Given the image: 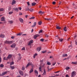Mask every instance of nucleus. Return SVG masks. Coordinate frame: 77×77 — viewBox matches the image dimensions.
<instances>
[{
    "label": "nucleus",
    "mask_w": 77,
    "mask_h": 77,
    "mask_svg": "<svg viewBox=\"0 0 77 77\" xmlns=\"http://www.w3.org/2000/svg\"><path fill=\"white\" fill-rule=\"evenodd\" d=\"M12 42H13V41H6L5 42V44H12Z\"/></svg>",
    "instance_id": "1"
},
{
    "label": "nucleus",
    "mask_w": 77,
    "mask_h": 77,
    "mask_svg": "<svg viewBox=\"0 0 77 77\" xmlns=\"http://www.w3.org/2000/svg\"><path fill=\"white\" fill-rule=\"evenodd\" d=\"M76 75V72L75 71L72 72L71 74L72 77H74V75Z\"/></svg>",
    "instance_id": "2"
},
{
    "label": "nucleus",
    "mask_w": 77,
    "mask_h": 77,
    "mask_svg": "<svg viewBox=\"0 0 77 77\" xmlns=\"http://www.w3.org/2000/svg\"><path fill=\"white\" fill-rule=\"evenodd\" d=\"M33 42V40H31L29 42L28 44V45H31L32 43Z\"/></svg>",
    "instance_id": "3"
},
{
    "label": "nucleus",
    "mask_w": 77,
    "mask_h": 77,
    "mask_svg": "<svg viewBox=\"0 0 77 77\" xmlns=\"http://www.w3.org/2000/svg\"><path fill=\"white\" fill-rule=\"evenodd\" d=\"M32 65V63H31L29 62L27 65L25 67L26 68H27L28 66H29L31 65Z\"/></svg>",
    "instance_id": "4"
},
{
    "label": "nucleus",
    "mask_w": 77,
    "mask_h": 77,
    "mask_svg": "<svg viewBox=\"0 0 77 77\" xmlns=\"http://www.w3.org/2000/svg\"><path fill=\"white\" fill-rule=\"evenodd\" d=\"M16 46V45L15 43H14L11 45V48H15Z\"/></svg>",
    "instance_id": "5"
},
{
    "label": "nucleus",
    "mask_w": 77,
    "mask_h": 77,
    "mask_svg": "<svg viewBox=\"0 0 77 77\" xmlns=\"http://www.w3.org/2000/svg\"><path fill=\"white\" fill-rule=\"evenodd\" d=\"M1 21H5V18L4 17H2L1 19Z\"/></svg>",
    "instance_id": "6"
},
{
    "label": "nucleus",
    "mask_w": 77,
    "mask_h": 77,
    "mask_svg": "<svg viewBox=\"0 0 77 77\" xmlns=\"http://www.w3.org/2000/svg\"><path fill=\"white\" fill-rule=\"evenodd\" d=\"M41 50V48L40 47H38L37 48L36 50L37 51H39Z\"/></svg>",
    "instance_id": "7"
},
{
    "label": "nucleus",
    "mask_w": 77,
    "mask_h": 77,
    "mask_svg": "<svg viewBox=\"0 0 77 77\" xmlns=\"http://www.w3.org/2000/svg\"><path fill=\"white\" fill-rule=\"evenodd\" d=\"M15 3H16V1L15 0H13L12 2V5H14Z\"/></svg>",
    "instance_id": "8"
},
{
    "label": "nucleus",
    "mask_w": 77,
    "mask_h": 77,
    "mask_svg": "<svg viewBox=\"0 0 77 77\" xmlns=\"http://www.w3.org/2000/svg\"><path fill=\"white\" fill-rule=\"evenodd\" d=\"M9 59H11V57H12V55L9 54L8 56L7 57Z\"/></svg>",
    "instance_id": "9"
},
{
    "label": "nucleus",
    "mask_w": 77,
    "mask_h": 77,
    "mask_svg": "<svg viewBox=\"0 0 77 77\" xmlns=\"http://www.w3.org/2000/svg\"><path fill=\"white\" fill-rule=\"evenodd\" d=\"M19 73L21 75H23V71H19Z\"/></svg>",
    "instance_id": "10"
},
{
    "label": "nucleus",
    "mask_w": 77,
    "mask_h": 77,
    "mask_svg": "<svg viewBox=\"0 0 77 77\" xmlns=\"http://www.w3.org/2000/svg\"><path fill=\"white\" fill-rule=\"evenodd\" d=\"M6 74H7V72H4L2 73V76H3V75H5Z\"/></svg>",
    "instance_id": "11"
},
{
    "label": "nucleus",
    "mask_w": 77,
    "mask_h": 77,
    "mask_svg": "<svg viewBox=\"0 0 77 77\" xmlns=\"http://www.w3.org/2000/svg\"><path fill=\"white\" fill-rule=\"evenodd\" d=\"M33 72V69L32 68L30 69V71H29V73H32V72Z\"/></svg>",
    "instance_id": "12"
},
{
    "label": "nucleus",
    "mask_w": 77,
    "mask_h": 77,
    "mask_svg": "<svg viewBox=\"0 0 77 77\" xmlns=\"http://www.w3.org/2000/svg\"><path fill=\"white\" fill-rule=\"evenodd\" d=\"M19 20L21 23H23V19H22L21 18H20Z\"/></svg>",
    "instance_id": "13"
},
{
    "label": "nucleus",
    "mask_w": 77,
    "mask_h": 77,
    "mask_svg": "<svg viewBox=\"0 0 77 77\" xmlns=\"http://www.w3.org/2000/svg\"><path fill=\"white\" fill-rule=\"evenodd\" d=\"M34 25L32 26H31V27H35V26H36V22H35L34 23Z\"/></svg>",
    "instance_id": "14"
},
{
    "label": "nucleus",
    "mask_w": 77,
    "mask_h": 77,
    "mask_svg": "<svg viewBox=\"0 0 77 77\" xmlns=\"http://www.w3.org/2000/svg\"><path fill=\"white\" fill-rule=\"evenodd\" d=\"M21 56H20L18 57V60H17V62H19V61H20V60H21Z\"/></svg>",
    "instance_id": "15"
},
{
    "label": "nucleus",
    "mask_w": 77,
    "mask_h": 77,
    "mask_svg": "<svg viewBox=\"0 0 77 77\" xmlns=\"http://www.w3.org/2000/svg\"><path fill=\"white\" fill-rule=\"evenodd\" d=\"M44 72L43 73V75H46V71H45V70L44 69Z\"/></svg>",
    "instance_id": "16"
},
{
    "label": "nucleus",
    "mask_w": 77,
    "mask_h": 77,
    "mask_svg": "<svg viewBox=\"0 0 77 77\" xmlns=\"http://www.w3.org/2000/svg\"><path fill=\"white\" fill-rule=\"evenodd\" d=\"M56 28L57 29H60V27H59V26L57 25Z\"/></svg>",
    "instance_id": "17"
},
{
    "label": "nucleus",
    "mask_w": 77,
    "mask_h": 77,
    "mask_svg": "<svg viewBox=\"0 0 77 77\" xmlns=\"http://www.w3.org/2000/svg\"><path fill=\"white\" fill-rule=\"evenodd\" d=\"M63 30H64L65 32H66L67 31V28H66V27H65L64 28Z\"/></svg>",
    "instance_id": "18"
},
{
    "label": "nucleus",
    "mask_w": 77,
    "mask_h": 77,
    "mask_svg": "<svg viewBox=\"0 0 77 77\" xmlns=\"http://www.w3.org/2000/svg\"><path fill=\"white\" fill-rule=\"evenodd\" d=\"M39 35H34V39H36V38H37V37H38V36Z\"/></svg>",
    "instance_id": "19"
},
{
    "label": "nucleus",
    "mask_w": 77,
    "mask_h": 77,
    "mask_svg": "<svg viewBox=\"0 0 77 77\" xmlns=\"http://www.w3.org/2000/svg\"><path fill=\"white\" fill-rule=\"evenodd\" d=\"M72 64H77V62H72L71 63Z\"/></svg>",
    "instance_id": "20"
},
{
    "label": "nucleus",
    "mask_w": 77,
    "mask_h": 77,
    "mask_svg": "<svg viewBox=\"0 0 77 77\" xmlns=\"http://www.w3.org/2000/svg\"><path fill=\"white\" fill-rule=\"evenodd\" d=\"M0 38H3L4 37H5V35H3L1 34L0 35Z\"/></svg>",
    "instance_id": "21"
},
{
    "label": "nucleus",
    "mask_w": 77,
    "mask_h": 77,
    "mask_svg": "<svg viewBox=\"0 0 77 77\" xmlns=\"http://www.w3.org/2000/svg\"><path fill=\"white\" fill-rule=\"evenodd\" d=\"M35 72L37 74V75H38V71L35 70Z\"/></svg>",
    "instance_id": "22"
},
{
    "label": "nucleus",
    "mask_w": 77,
    "mask_h": 77,
    "mask_svg": "<svg viewBox=\"0 0 77 77\" xmlns=\"http://www.w3.org/2000/svg\"><path fill=\"white\" fill-rule=\"evenodd\" d=\"M44 12H43L42 11H40L38 12V14H44Z\"/></svg>",
    "instance_id": "23"
},
{
    "label": "nucleus",
    "mask_w": 77,
    "mask_h": 77,
    "mask_svg": "<svg viewBox=\"0 0 77 77\" xmlns=\"http://www.w3.org/2000/svg\"><path fill=\"white\" fill-rule=\"evenodd\" d=\"M14 10L15 11H17V12L19 10H18V9L17 8H16L14 9Z\"/></svg>",
    "instance_id": "24"
},
{
    "label": "nucleus",
    "mask_w": 77,
    "mask_h": 77,
    "mask_svg": "<svg viewBox=\"0 0 77 77\" xmlns=\"http://www.w3.org/2000/svg\"><path fill=\"white\" fill-rule=\"evenodd\" d=\"M67 54H63V55H62V57H67Z\"/></svg>",
    "instance_id": "25"
},
{
    "label": "nucleus",
    "mask_w": 77,
    "mask_h": 77,
    "mask_svg": "<svg viewBox=\"0 0 77 77\" xmlns=\"http://www.w3.org/2000/svg\"><path fill=\"white\" fill-rule=\"evenodd\" d=\"M9 22L10 24H12L14 22L13 21L10 20L9 21Z\"/></svg>",
    "instance_id": "26"
},
{
    "label": "nucleus",
    "mask_w": 77,
    "mask_h": 77,
    "mask_svg": "<svg viewBox=\"0 0 77 77\" xmlns=\"http://www.w3.org/2000/svg\"><path fill=\"white\" fill-rule=\"evenodd\" d=\"M38 55V54H34L33 57L34 58H35V57H36V56H37Z\"/></svg>",
    "instance_id": "27"
},
{
    "label": "nucleus",
    "mask_w": 77,
    "mask_h": 77,
    "mask_svg": "<svg viewBox=\"0 0 77 77\" xmlns=\"http://www.w3.org/2000/svg\"><path fill=\"white\" fill-rule=\"evenodd\" d=\"M10 67L11 69H14L15 68V67L14 66H10Z\"/></svg>",
    "instance_id": "28"
},
{
    "label": "nucleus",
    "mask_w": 77,
    "mask_h": 77,
    "mask_svg": "<svg viewBox=\"0 0 77 77\" xmlns=\"http://www.w3.org/2000/svg\"><path fill=\"white\" fill-rule=\"evenodd\" d=\"M4 11V9L3 8H0V12L2 11Z\"/></svg>",
    "instance_id": "29"
},
{
    "label": "nucleus",
    "mask_w": 77,
    "mask_h": 77,
    "mask_svg": "<svg viewBox=\"0 0 77 77\" xmlns=\"http://www.w3.org/2000/svg\"><path fill=\"white\" fill-rule=\"evenodd\" d=\"M47 64L48 65H51V63L50 62H48L47 63Z\"/></svg>",
    "instance_id": "30"
},
{
    "label": "nucleus",
    "mask_w": 77,
    "mask_h": 77,
    "mask_svg": "<svg viewBox=\"0 0 77 77\" xmlns=\"http://www.w3.org/2000/svg\"><path fill=\"white\" fill-rule=\"evenodd\" d=\"M0 67H1V68H3V67H4V66L3 64H1L0 65Z\"/></svg>",
    "instance_id": "31"
},
{
    "label": "nucleus",
    "mask_w": 77,
    "mask_h": 77,
    "mask_svg": "<svg viewBox=\"0 0 77 77\" xmlns=\"http://www.w3.org/2000/svg\"><path fill=\"white\" fill-rule=\"evenodd\" d=\"M36 3L35 2L32 3V6H35L36 5Z\"/></svg>",
    "instance_id": "32"
},
{
    "label": "nucleus",
    "mask_w": 77,
    "mask_h": 77,
    "mask_svg": "<svg viewBox=\"0 0 77 77\" xmlns=\"http://www.w3.org/2000/svg\"><path fill=\"white\" fill-rule=\"evenodd\" d=\"M38 25H41V24H42V22H41V21H39L38 23Z\"/></svg>",
    "instance_id": "33"
},
{
    "label": "nucleus",
    "mask_w": 77,
    "mask_h": 77,
    "mask_svg": "<svg viewBox=\"0 0 77 77\" xmlns=\"http://www.w3.org/2000/svg\"><path fill=\"white\" fill-rule=\"evenodd\" d=\"M35 17H31V18H29V19L30 20L33 19H35Z\"/></svg>",
    "instance_id": "34"
},
{
    "label": "nucleus",
    "mask_w": 77,
    "mask_h": 77,
    "mask_svg": "<svg viewBox=\"0 0 77 77\" xmlns=\"http://www.w3.org/2000/svg\"><path fill=\"white\" fill-rule=\"evenodd\" d=\"M59 41L60 42H62V41H63V39L60 38L59 39Z\"/></svg>",
    "instance_id": "35"
},
{
    "label": "nucleus",
    "mask_w": 77,
    "mask_h": 77,
    "mask_svg": "<svg viewBox=\"0 0 77 77\" xmlns=\"http://www.w3.org/2000/svg\"><path fill=\"white\" fill-rule=\"evenodd\" d=\"M29 11H30V12H33V9L31 8L29 9Z\"/></svg>",
    "instance_id": "36"
},
{
    "label": "nucleus",
    "mask_w": 77,
    "mask_h": 77,
    "mask_svg": "<svg viewBox=\"0 0 77 77\" xmlns=\"http://www.w3.org/2000/svg\"><path fill=\"white\" fill-rule=\"evenodd\" d=\"M8 57H4V60H8Z\"/></svg>",
    "instance_id": "37"
},
{
    "label": "nucleus",
    "mask_w": 77,
    "mask_h": 77,
    "mask_svg": "<svg viewBox=\"0 0 77 77\" xmlns=\"http://www.w3.org/2000/svg\"><path fill=\"white\" fill-rule=\"evenodd\" d=\"M14 62H12L10 63V65H14Z\"/></svg>",
    "instance_id": "38"
},
{
    "label": "nucleus",
    "mask_w": 77,
    "mask_h": 77,
    "mask_svg": "<svg viewBox=\"0 0 77 77\" xmlns=\"http://www.w3.org/2000/svg\"><path fill=\"white\" fill-rule=\"evenodd\" d=\"M25 69V67L24 66H23L22 68V70L23 71H24Z\"/></svg>",
    "instance_id": "39"
},
{
    "label": "nucleus",
    "mask_w": 77,
    "mask_h": 77,
    "mask_svg": "<svg viewBox=\"0 0 77 77\" xmlns=\"http://www.w3.org/2000/svg\"><path fill=\"white\" fill-rule=\"evenodd\" d=\"M69 68H69V67H66V70H68V69H69Z\"/></svg>",
    "instance_id": "40"
},
{
    "label": "nucleus",
    "mask_w": 77,
    "mask_h": 77,
    "mask_svg": "<svg viewBox=\"0 0 77 77\" xmlns=\"http://www.w3.org/2000/svg\"><path fill=\"white\" fill-rule=\"evenodd\" d=\"M30 9H29V8H27L26 9V11H29Z\"/></svg>",
    "instance_id": "41"
},
{
    "label": "nucleus",
    "mask_w": 77,
    "mask_h": 77,
    "mask_svg": "<svg viewBox=\"0 0 77 77\" xmlns=\"http://www.w3.org/2000/svg\"><path fill=\"white\" fill-rule=\"evenodd\" d=\"M45 19L46 20H48V21L50 20V19H48V18H45Z\"/></svg>",
    "instance_id": "42"
},
{
    "label": "nucleus",
    "mask_w": 77,
    "mask_h": 77,
    "mask_svg": "<svg viewBox=\"0 0 77 77\" xmlns=\"http://www.w3.org/2000/svg\"><path fill=\"white\" fill-rule=\"evenodd\" d=\"M44 38H42L40 39V41H42V42H44Z\"/></svg>",
    "instance_id": "43"
},
{
    "label": "nucleus",
    "mask_w": 77,
    "mask_h": 77,
    "mask_svg": "<svg viewBox=\"0 0 77 77\" xmlns=\"http://www.w3.org/2000/svg\"><path fill=\"white\" fill-rule=\"evenodd\" d=\"M22 34L21 33H19V34L17 35V36H20V35H21Z\"/></svg>",
    "instance_id": "44"
},
{
    "label": "nucleus",
    "mask_w": 77,
    "mask_h": 77,
    "mask_svg": "<svg viewBox=\"0 0 77 77\" xmlns=\"http://www.w3.org/2000/svg\"><path fill=\"white\" fill-rule=\"evenodd\" d=\"M42 31H43V30L42 29L41 30H40L39 31V33H42Z\"/></svg>",
    "instance_id": "45"
},
{
    "label": "nucleus",
    "mask_w": 77,
    "mask_h": 77,
    "mask_svg": "<svg viewBox=\"0 0 77 77\" xmlns=\"http://www.w3.org/2000/svg\"><path fill=\"white\" fill-rule=\"evenodd\" d=\"M12 13H13V12H9L8 14H9V15L11 14H12Z\"/></svg>",
    "instance_id": "46"
},
{
    "label": "nucleus",
    "mask_w": 77,
    "mask_h": 77,
    "mask_svg": "<svg viewBox=\"0 0 77 77\" xmlns=\"http://www.w3.org/2000/svg\"><path fill=\"white\" fill-rule=\"evenodd\" d=\"M11 7H9L8 8V10L11 11Z\"/></svg>",
    "instance_id": "47"
},
{
    "label": "nucleus",
    "mask_w": 77,
    "mask_h": 77,
    "mask_svg": "<svg viewBox=\"0 0 77 77\" xmlns=\"http://www.w3.org/2000/svg\"><path fill=\"white\" fill-rule=\"evenodd\" d=\"M72 45H70L69 46V48H70V49H72Z\"/></svg>",
    "instance_id": "48"
},
{
    "label": "nucleus",
    "mask_w": 77,
    "mask_h": 77,
    "mask_svg": "<svg viewBox=\"0 0 77 77\" xmlns=\"http://www.w3.org/2000/svg\"><path fill=\"white\" fill-rule=\"evenodd\" d=\"M56 63L55 62L54 63H53L52 65H53V66H54V65H55V64H56Z\"/></svg>",
    "instance_id": "49"
},
{
    "label": "nucleus",
    "mask_w": 77,
    "mask_h": 77,
    "mask_svg": "<svg viewBox=\"0 0 77 77\" xmlns=\"http://www.w3.org/2000/svg\"><path fill=\"white\" fill-rule=\"evenodd\" d=\"M11 38V39H14L15 38V36H12Z\"/></svg>",
    "instance_id": "50"
},
{
    "label": "nucleus",
    "mask_w": 77,
    "mask_h": 77,
    "mask_svg": "<svg viewBox=\"0 0 77 77\" xmlns=\"http://www.w3.org/2000/svg\"><path fill=\"white\" fill-rule=\"evenodd\" d=\"M27 4L28 6H30V3H29V2H27Z\"/></svg>",
    "instance_id": "51"
},
{
    "label": "nucleus",
    "mask_w": 77,
    "mask_h": 77,
    "mask_svg": "<svg viewBox=\"0 0 77 77\" xmlns=\"http://www.w3.org/2000/svg\"><path fill=\"white\" fill-rule=\"evenodd\" d=\"M27 73H25L24 74V77H26V76H27Z\"/></svg>",
    "instance_id": "52"
},
{
    "label": "nucleus",
    "mask_w": 77,
    "mask_h": 77,
    "mask_svg": "<svg viewBox=\"0 0 77 77\" xmlns=\"http://www.w3.org/2000/svg\"><path fill=\"white\" fill-rule=\"evenodd\" d=\"M52 4H53V5H55L56 4V2H52Z\"/></svg>",
    "instance_id": "53"
},
{
    "label": "nucleus",
    "mask_w": 77,
    "mask_h": 77,
    "mask_svg": "<svg viewBox=\"0 0 77 77\" xmlns=\"http://www.w3.org/2000/svg\"><path fill=\"white\" fill-rule=\"evenodd\" d=\"M46 51H42V53H45V52H46Z\"/></svg>",
    "instance_id": "54"
},
{
    "label": "nucleus",
    "mask_w": 77,
    "mask_h": 77,
    "mask_svg": "<svg viewBox=\"0 0 77 77\" xmlns=\"http://www.w3.org/2000/svg\"><path fill=\"white\" fill-rule=\"evenodd\" d=\"M59 75H55V76H54V77H58V76H59Z\"/></svg>",
    "instance_id": "55"
},
{
    "label": "nucleus",
    "mask_w": 77,
    "mask_h": 77,
    "mask_svg": "<svg viewBox=\"0 0 77 77\" xmlns=\"http://www.w3.org/2000/svg\"><path fill=\"white\" fill-rule=\"evenodd\" d=\"M39 70L40 71H41V67H40L39 68Z\"/></svg>",
    "instance_id": "56"
},
{
    "label": "nucleus",
    "mask_w": 77,
    "mask_h": 77,
    "mask_svg": "<svg viewBox=\"0 0 77 77\" xmlns=\"http://www.w3.org/2000/svg\"><path fill=\"white\" fill-rule=\"evenodd\" d=\"M25 50V48L23 47L22 49V50Z\"/></svg>",
    "instance_id": "57"
},
{
    "label": "nucleus",
    "mask_w": 77,
    "mask_h": 77,
    "mask_svg": "<svg viewBox=\"0 0 77 77\" xmlns=\"http://www.w3.org/2000/svg\"><path fill=\"white\" fill-rule=\"evenodd\" d=\"M45 37H46L47 38H48V35H45Z\"/></svg>",
    "instance_id": "58"
},
{
    "label": "nucleus",
    "mask_w": 77,
    "mask_h": 77,
    "mask_svg": "<svg viewBox=\"0 0 77 77\" xmlns=\"http://www.w3.org/2000/svg\"><path fill=\"white\" fill-rule=\"evenodd\" d=\"M60 72V71H58L56 72H54V73H58V72Z\"/></svg>",
    "instance_id": "59"
},
{
    "label": "nucleus",
    "mask_w": 77,
    "mask_h": 77,
    "mask_svg": "<svg viewBox=\"0 0 77 77\" xmlns=\"http://www.w3.org/2000/svg\"><path fill=\"white\" fill-rule=\"evenodd\" d=\"M0 62H2V58H0Z\"/></svg>",
    "instance_id": "60"
},
{
    "label": "nucleus",
    "mask_w": 77,
    "mask_h": 77,
    "mask_svg": "<svg viewBox=\"0 0 77 77\" xmlns=\"http://www.w3.org/2000/svg\"><path fill=\"white\" fill-rule=\"evenodd\" d=\"M26 34H23L22 35L23 36H26Z\"/></svg>",
    "instance_id": "61"
},
{
    "label": "nucleus",
    "mask_w": 77,
    "mask_h": 77,
    "mask_svg": "<svg viewBox=\"0 0 77 77\" xmlns=\"http://www.w3.org/2000/svg\"><path fill=\"white\" fill-rule=\"evenodd\" d=\"M66 77H69V76L68 75H66Z\"/></svg>",
    "instance_id": "62"
},
{
    "label": "nucleus",
    "mask_w": 77,
    "mask_h": 77,
    "mask_svg": "<svg viewBox=\"0 0 77 77\" xmlns=\"http://www.w3.org/2000/svg\"><path fill=\"white\" fill-rule=\"evenodd\" d=\"M22 15V13H20L19 15Z\"/></svg>",
    "instance_id": "63"
},
{
    "label": "nucleus",
    "mask_w": 77,
    "mask_h": 77,
    "mask_svg": "<svg viewBox=\"0 0 77 77\" xmlns=\"http://www.w3.org/2000/svg\"><path fill=\"white\" fill-rule=\"evenodd\" d=\"M28 17V15H26L25 16L26 18H27V17Z\"/></svg>",
    "instance_id": "64"
}]
</instances>
